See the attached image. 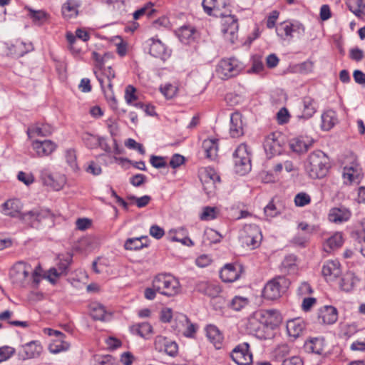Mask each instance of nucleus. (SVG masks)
<instances>
[{
  "label": "nucleus",
  "mask_w": 365,
  "mask_h": 365,
  "mask_svg": "<svg viewBox=\"0 0 365 365\" xmlns=\"http://www.w3.org/2000/svg\"><path fill=\"white\" fill-rule=\"evenodd\" d=\"M216 3L215 4L212 16L225 18L222 31L225 38L232 43H234L237 39L238 31L237 19L231 14V10L228 8L226 0H217Z\"/></svg>",
  "instance_id": "f257e3e1"
},
{
  "label": "nucleus",
  "mask_w": 365,
  "mask_h": 365,
  "mask_svg": "<svg viewBox=\"0 0 365 365\" xmlns=\"http://www.w3.org/2000/svg\"><path fill=\"white\" fill-rule=\"evenodd\" d=\"M305 168L311 178H322L328 172L329 159L322 151H314L309 155Z\"/></svg>",
  "instance_id": "f03ea898"
},
{
  "label": "nucleus",
  "mask_w": 365,
  "mask_h": 365,
  "mask_svg": "<svg viewBox=\"0 0 365 365\" xmlns=\"http://www.w3.org/2000/svg\"><path fill=\"white\" fill-rule=\"evenodd\" d=\"M153 286L158 293L167 297H173L180 292V282L170 274L157 275L153 280Z\"/></svg>",
  "instance_id": "7ed1b4c3"
},
{
  "label": "nucleus",
  "mask_w": 365,
  "mask_h": 365,
  "mask_svg": "<svg viewBox=\"0 0 365 365\" xmlns=\"http://www.w3.org/2000/svg\"><path fill=\"white\" fill-rule=\"evenodd\" d=\"M290 282L284 276H278L269 280L264 286L262 296L268 300H276L286 292Z\"/></svg>",
  "instance_id": "20e7f679"
},
{
  "label": "nucleus",
  "mask_w": 365,
  "mask_h": 365,
  "mask_svg": "<svg viewBox=\"0 0 365 365\" xmlns=\"http://www.w3.org/2000/svg\"><path fill=\"white\" fill-rule=\"evenodd\" d=\"M235 172L244 175L251 170L250 153L246 144H240L233 153Z\"/></svg>",
  "instance_id": "39448f33"
},
{
  "label": "nucleus",
  "mask_w": 365,
  "mask_h": 365,
  "mask_svg": "<svg viewBox=\"0 0 365 365\" xmlns=\"http://www.w3.org/2000/svg\"><path fill=\"white\" fill-rule=\"evenodd\" d=\"M103 71L101 76H98L95 72L96 77L101 84L106 99L110 102L111 106L114 108L116 105V98L114 96L113 91L112 79L115 77V71L111 66L102 68Z\"/></svg>",
  "instance_id": "423d86ee"
},
{
  "label": "nucleus",
  "mask_w": 365,
  "mask_h": 365,
  "mask_svg": "<svg viewBox=\"0 0 365 365\" xmlns=\"http://www.w3.org/2000/svg\"><path fill=\"white\" fill-rule=\"evenodd\" d=\"M262 239L260 229L256 225H246L240 235L242 245L252 250L259 246Z\"/></svg>",
  "instance_id": "0eeeda50"
},
{
  "label": "nucleus",
  "mask_w": 365,
  "mask_h": 365,
  "mask_svg": "<svg viewBox=\"0 0 365 365\" xmlns=\"http://www.w3.org/2000/svg\"><path fill=\"white\" fill-rule=\"evenodd\" d=\"M241 67L235 58L222 59L216 67V75L225 80L239 74Z\"/></svg>",
  "instance_id": "6e6552de"
},
{
  "label": "nucleus",
  "mask_w": 365,
  "mask_h": 365,
  "mask_svg": "<svg viewBox=\"0 0 365 365\" xmlns=\"http://www.w3.org/2000/svg\"><path fill=\"white\" fill-rule=\"evenodd\" d=\"M32 271L31 266L24 262H16L10 271L12 282L19 286L29 284V275Z\"/></svg>",
  "instance_id": "1a4fd4ad"
},
{
  "label": "nucleus",
  "mask_w": 365,
  "mask_h": 365,
  "mask_svg": "<svg viewBox=\"0 0 365 365\" xmlns=\"http://www.w3.org/2000/svg\"><path fill=\"white\" fill-rule=\"evenodd\" d=\"M200 179L202 182L203 190L210 197L215 192L216 182H220V176L212 168H205L200 172Z\"/></svg>",
  "instance_id": "9d476101"
},
{
  "label": "nucleus",
  "mask_w": 365,
  "mask_h": 365,
  "mask_svg": "<svg viewBox=\"0 0 365 365\" xmlns=\"http://www.w3.org/2000/svg\"><path fill=\"white\" fill-rule=\"evenodd\" d=\"M48 210L39 208L33 209L19 215V219L31 227L38 228L43 219L49 217Z\"/></svg>",
  "instance_id": "9b49d317"
},
{
  "label": "nucleus",
  "mask_w": 365,
  "mask_h": 365,
  "mask_svg": "<svg viewBox=\"0 0 365 365\" xmlns=\"http://www.w3.org/2000/svg\"><path fill=\"white\" fill-rule=\"evenodd\" d=\"M232 359L238 365H250L252 362V354L250 344L244 342L236 346L230 354Z\"/></svg>",
  "instance_id": "f8f14e48"
},
{
  "label": "nucleus",
  "mask_w": 365,
  "mask_h": 365,
  "mask_svg": "<svg viewBox=\"0 0 365 365\" xmlns=\"http://www.w3.org/2000/svg\"><path fill=\"white\" fill-rule=\"evenodd\" d=\"M257 316L261 317L262 323L264 329L273 330L277 327L281 322V314L274 309L262 310L257 312Z\"/></svg>",
  "instance_id": "ddd939ff"
},
{
  "label": "nucleus",
  "mask_w": 365,
  "mask_h": 365,
  "mask_svg": "<svg viewBox=\"0 0 365 365\" xmlns=\"http://www.w3.org/2000/svg\"><path fill=\"white\" fill-rule=\"evenodd\" d=\"M279 133H272L265 138L263 146L269 158L281 153L282 146L279 140Z\"/></svg>",
  "instance_id": "4468645a"
},
{
  "label": "nucleus",
  "mask_w": 365,
  "mask_h": 365,
  "mask_svg": "<svg viewBox=\"0 0 365 365\" xmlns=\"http://www.w3.org/2000/svg\"><path fill=\"white\" fill-rule=\"evenodd\" d=\"M149 41L150 42L149 43V53L152 56L158 58L163 61L170 56L171 51L160 40L152 38L149 39Z\"/></svg>",
  "instance_id": "2eb2a0df"
},
{
  "label": "nucleus",
  "mask_w": 365,
  "mask_h": 365,
  "mask_svg": "<svg viewBox=\"0 0 365 365\" xmlns=\"http://www.w3.org/2000/svg\"><path fill=\"white\" fill-rule=\"evenodd\" d=\"M33 150L38 158L50 155L57 148V145L50 140H34L31 143Z\"/></svg>",
  "instance_id": "dca6fc26"
},
{
  "label": "nucleus",
  "mask_w": 365,
  "mask_h": 365,
  "mask_svg": "<svg viewBox=\"0 0 365 365\" xmlns=\"http://www.w3.org/2000/svg\"><path fill=\"white\" fill-rule=\"evenodd\" d=\"M42 351V346L36 341H30L22 346L19 356L23 360L38 357Z\"/></svg>",
  "instance_id": "f3484780"
},
{
  "label": "nucleus",
  "mask_w": 365,
  "mask_h": 365,
  "mask_svg": "<svg viewBox=\"0 0 365 365\" xmlns=\"http://www.w3.org/2000/svg\"><path fill=\"white\" fill-rule=\"evenodd\" d=\"M195 289L205 295L210 297H216L221 292L220 287L216 282L202 281L198 282L195 286Z\"/></svg>",
  "instance_id": "a211bd4d"
},
{
  "label": "nucleus",
  "mask_w": 365,
  "mask_h": 365,
  "mask_svg": "<svg viewBox=\"0 0 365 365\" xmlns=\"http://www.w3.org/2000/svg\"><path fill=\"white\" fill-rule=\"evenodd\" d=\"M322 275L327 282L333 281L341 274L340 264L337 261H328L322 269Z\"/></svg>",
  "instance_id": "6ab92c4d"
},
{
  "label": "nucleus",
  "mask_w": 365,
  "mask_h": 365,
  "mask_svg": "<svg viewBox=\"0 0 365 365\" xmlns=\"http://www.w3.org/2000/svg\"><path fill=\"white\" fill-rule=\"evenodd\" d=\"M318 318L323 324H332L338 319L337 309L332 306H324L319 310Z\"/></svg>",
  "instance_id": "aec40b11"
},
{
  "label": "nucleus",
  "mask_w": 365,
  "mask_h": 365,
  "mask_svg": "<svg viewBox=\"0 0 365 365\" xmlns=\"http://www.w3.org/2000/svg\"><path fill=\"white\" fill-rule=\"evenodd\" d=\"M326 344L323 337H315L307 340L304 345L305 351L321 355L324 352Z\"/></svg>",
  "instance_id": "412c9836"
},
{
  "label": "nucleus",
  "mask_w": 365,
  "mask_h": 365,
  "mask_svg": "<svg viewBox=\"0 0 365 365\" xmlns=\"http://www.w3.org/2000/svg\"><path fill=\"white\" fill-rule=\"evenodd\" d=\"M1 212L11 217H19L22 205L21 202L16 199L9 200L1 205Z\"/></svg>",
  "instance_id": "4be33fe9"
},
{
  "label": "nucleus",
  "mask_w": 365,
  "mask_h": 365,
  "mask_svg": "<svg viewBox=\"0 0 365 365\" xmlns=\"http://www.w3.org/2000/svg\"><path fill=\"white\" fill-rule=\"evenodd\" d=\"M53 128L48 124L35 123L29 126L26 133L29 138L35 136L47 137L53 133Z\"/></svg>",
  "instance_id": "5701e85b"
},
{
  "label": "nucleus",
  "mask_w": 365,
  "mask_h": 365,
  "mask_svg": "<svg viewBox=\"0 0 365 365\" xmlns=\"http://www.w3.org/2000/svg\"><path fill=\"white\" fill-rule=\"evenodd\" d=\"M247 329L250 331L254 332L255 334L260 339H267L269 334L263 333L264 329L263 323H262L261 317L257 316V312L254 313L253 316L249 318L247 323Z\"/></svg>",
  "instance_id": "b1692460"
},
{
  "label": "nucleus",
  "mask_w": 365,
  "mask_h": 365,
  "mask_svg": "<svg viewBox=\"0 0 365 365\" xmlns=\"http://www.w3.org/2000/svg\"><path fill=\"white\" fill-rule=\"evenodd\" d=\"M240 276V268L232 264H227L220 270V277L225 282H233Z\"/></svg>",
  "instance_id": "393cba45"
},
{
  "label": "nucleus",
  "mask_w": 365,
  "mask_h": 365,
  "mask_svg": "<svg viewBox=\"0 0 365 365\" xmlns=\"http://www.w3.org/2000/svg\"><path fill=\"white\" fill-rule=\"evenodd\" d=\"M230 133L232 138H238L244 134L242 115L239 113H232L231 115Z\"/></svg>",
  "instance_id": "a878e982"
},
{
  "label": "nucleus",
  "mask_w": 365,
  "mask_h": 365,
  "mask_svg": "<svg viewBox=\"0 0 365 365\" xmlns=\"http://www.w3.org/2000/svg\"><path fill=\"white\" fill-rule=\"evenodd\" d=\"M305 323L301 319H294L288 321L287 324V330L288 334L297 339L299 337L304 331Z\"/></svg>",
  "instance_id": "bb28decb"
},
{
  "label": "nucleus",
  "mask_w": 365,
  "mask_h": 365,
  "mask_svg": "<svg viewBox=\"0 0 365 365\" xmlns=\"http://www.w3.org/2000/svg\"><path fill=\"white\" fill-rule=\"evenodd\" d=\"M350 217V211L344 207L332 208L329 214V220L334 222L347 221Z\"/></svg>",
  "instance_id": "cd10ccee"
},
{
  "label": "nucleus",
  "mask_w": 365,
  "mask_h": 365,
  "mask_svg": "<svg viewBox=\"0 0 365 365\" xmlns=\"http://www.w3.org/2000/svg\"><path fill=\"white\" fill-rule=\"evenodd\" d=\"M205 331L209 340L219 349L222 344L223 336L218 328L215 325L209 324L206 327Z\"/></svg>",
  "instance_id": "c85d7f7f"
},
{
  "label": "nucleus",
  "mask_w": 365,
  "mask_h": 365,
  "mask_svg": "<svg viewBox=\"0 0 365 365\" xmlns=\"http://www.w3.org/2000/svg\"><path fill=\"white\" fill-rule=\"evenodd\" d=\"M178 320L184 328V336L193 338L197 329V324L192 323L188 317L185 314H180L178 317Z\"/></svg>",
  "instance_id": "c756f323"
},
{
  "label": "nucleus",
  "mask_w": 365,
  "mask_h": 365,
  "mask_svg": "<svg viewBox=\"0 0 365 365\" xmlns=\"http://www.w3.org/2000/svg\"><path fill=\"white\" fill-rule=\"evenodd\" d=\"M80 3L77 0H67L62 6L63 16L66 19L76 17L78 14V9Z\"/></svg>",
  "instance_id": "7c9ffc66"
},
{
  "label": "nucleus",
  "mask_w": 365,
  "mask_h": 365,
  "mask_svg": "<svg viewBox=\"0 0 365 365\" xmlns=\"http://www.w3.org/2000/svg\"><path fill=\"white\" fill-rule=\"evenodd\" d=\"M202 149L207 158L215 159L217 155L218 140L217 139H206L202 142Z\"/></svg>",
  "instance_id": "2f4dec72"
},
{
  "label": "nucleus",
  "mask_w": 365,
  "mask_h": 365,
  "mask_svg": "<svg viewBox=\"0 0 365 365\" xmlns=\"http://www.w3.org/2000/svg\"><path fill=\"white\" fill-rule=\"evenodd\" d=\"M337 122L336 113L333 110H328L322 115V128L324 130H329Z\"/></svg>",
  "instance_id": "473e14b6"
},
{
  "label": "nucleus",
  "mask_w": 365,
  "mask_h": 365,
  "mask_svg": "<svg viewBox=\"0 0 365 365\" xmlns=\"http://www.w3.org/2000/svg\"><path fill=\"white\" fill-rule=\"evenodd\" d=\"M143 240L148 241L147 236H141L139 237L128 238L125 240L124 248L127 250H138L148 246Z\"/></svg>",
  "instance_id": "72a5a7b5"
},
{
  "label": "nucleus",
  "mask_w": 365,
  "mask_h": 365,
  "mask_svg": "<svg viewBox=\"0 0 365 365\" xmlns=\"http://www.w3.org/2000/svg\"><path fill=\"white\" fill-rule=\"evenodd\" d=\"M130 330L133 334H137L143 338H146L153 333V327L148 322L133 324L130 327Z\"/></svg>",
  "instance_id": "f704fd0d"
},
{
  "label": "nucleus",
  "mask_w": 365,
  "mask_h": 365,
  "mask_svg": "<svg viewBox=\"0 0 365 365\" xmlns=\"http://www.w3.org/2000/svg\"><path fill=\"white\" fill-rule=\"evenodd\" d=\"M343 244L342 235L340 233H336L330 237L324 244V249L326 252H330L331 250L340 247Z\"/></svg>",
  "instance_id": "c9c22d12"
},
{
  "label": "nucleus",
  "mask_w": 365,
  "mask_h": 365,
  "mask_svg": "<svg viewBox=\"0 0 365 365\" xmlns=\"http://www.w3.org/2000/svg\"><path fill=\"white\" fill-rule=\"evenodd\" d=\"M343 175L344 178L349 180L350 183L356 182L359 184L362 179V176L360 174L358 168L354 166L344 167Z\"/></svg>",
  "instance_id": "e433bc0d"
},
{
  "label": "nucleus",
  "mask_w": 365,
  "mask_h": 365,
  "mask_svg": "<svg viewBox=\"0 0 365 365\" xmlns=\"http://www.w3.org/2000/svg\"><path fill=\"white\" fill-rule=\"evenodd\" d=\"M316 112L315 103L310 97H304L303 98V113L300 118H309Z\"/></svg>",
  "instance_id": "4c0bfd02"
},
{
  "label": "nucleus",
  "mask_w": 365,
  "mask_h": 365,
  "mask_svg": "<svg viewBox=\"0 0 365 365\" xmlns=\"http://www.w3.org/2000/svg\"><path fill=\"white\" fill-rule=\"evenodd\" d=\"M91 316L95 320L106 319V311L104 306L99 303H92L90 306Z\"/></svg>",
  "instance_id": "58836bf2"
},
{
  "label": "nucleus",
  "mask_w": 365,
  "mask_h": 365,
  "mask_svg": "<svg viewBox=\"0 0 365 365\" xmlns=\"http://www.w3.org/2000/svg\"><path fill=\"white\" fill-rule=\"evenodd\" d=\"M290 148L295 153H302L307 152L312 145L309 142L305 141L302 138H295L290 142Z\"/></svg>",
  "instance_id": "ea45409f"
},
{
  "label": "nucleus",
  "mask_w": 365,
  "mask_h": 365,
  "mask_svg": "<svg viewBox=\"0 0 365 365\" xmlns=\"http://www.w3.org/2000/svg\"><path fill=\"white\" fill-rule=\"evenodd\" d=\"M283 31V33L279 34L277 31L278 35H280L281 36L284 37H292V33L298 31V33H300V30H302V32L304 31V26L300 24H286L284 26H282L280 29H279L278 31Z\"/></svg>",
  "instance_id": "a19ab883"
},
{
  "label": "nucleus",
  "mask_w": 365,
  "mask_h": 365,
  "mask_svg": "<svg viewBox=\"0 0 365 365\" xmlns=\"http://www.w3.org/2000/svg\"><path fill=\"white\" fill-rule=\"evenodd\" d=\"M81 139L86 146L90 149L96 148L101 144V138L90 133H83L81 135Z\"/></svg>",
  "instance_id": "79ce46f5"
},
{
  "label": "nucleus",
  "mask_w": 365,
  "mask_h": 365,
  "mask_svg": "<svg viewBox=\"0 0 365 365\" xmlns=\"http://www.w3.org/2000/svg\"><path fill=\"white\" fill-rule=\"evenodd\" d=\"M29 11V16L32 19L33 21L37 25H41L47 21L49 15L42 10H34L32 9H28Z\"/></svg>",
  "instance_id": "37998d69"
},
{
  "label": "nucleus",
  "mask_w": 365,
  "mask_h": 365,
  "mask_svg": "<svg viewBox=\"0 0 365 365\" xmlns=\"http://www.w3.org/2000/svg\"><path fill=\"white\" fill-rule=\"evenodd\" d=\"M194 29L188 26H182L178 33L180 41L185 44H188L193 40Z\"/></svg>",
  "instance_id": "c03bdc74"
},
{
  "label": "nucleus",
  "mask_w": 365,
  "mask_h": 365,
  "mask_svg": "<svg viewBox=\"0 0 365 365\" xmlns=\"http://www.w3.org/2000/svg\"><path fill=\"white\" fill-rule=\"evenodd\" d=\"M70 347V344L63 339H56L51 343L48 349L52 354H58L61 351H67Z\"/></svg>",
  "instance_id": "a18cd8bd"
},
{
  "label": "nucleus",
  "mask_w": 365,
  "mask_h": 365,
  "mask_svg": "<svg viewBox=\"0 0 365 365\" xmlns=\"http://www.w3.org/2000/svg\"><path fill=\"white\" fill-rule=\"evenodd\" d=\"M249 303V300L246 297L235 296L230 303V307L235 311H240Z\"/></svg>",
  "instance_id": "49530a36"
},
{
  "label": "nucleus",
  "mask_w": 365,
  "mask_h": 365,
  "mask_svg": "<svg viewBox=\"0 0 365 365\" xmlns=\"http://www.w3.org/2000/svg\"><path fill=\"white\" fill-rule=\"evenodd\" d=\"M152 6V3H148L143 7L138 9L133 13V19L137 20L143 15H147L148 17L152 16L153 14L155 12V10L153 9Z\"/></svg>",
  "instance_id": "de8ad7c7"
},
{
  "label": "nucleus",
  "mask_w": 365,
  "mask_h": 365,
  "mask_svg": "<svg viewBox=\"0 0 365 365\" xmlns=\"http://www.w3.org/2000/svg\"><path fill=\"white\" fill-rule=\"evenodd\" d=\"M354 286V278L351 274H347L341 279L340 287L346 292H349Z\"/></svg>",
  "instance_id": "09e8293b"
},
{
  "label": "nucleus",
  "mask_w": 365,
  "mask_h": 365,
  "mask_svg": "<svg viewBox=\"0 0 365 365\" xmlns=\"http://www.w3.org/2000/svg\"><path fill=\"white\" fill-rule=\"evenodd\" d=\"M310 202L311 197L306 192H299L294 197V203L297 207H304Z\"/></svg>",
  "instance_id": "8fccbe9b"
},
{
  "label": "nucleus",
  "mask_w": 365,
  "mask_h": 365,
  "mask_svg": "<svg viewBox=\"0 0 365 365\" xmlns=\"http://www.w3.org/2000/svg\"><path fill=\"white\" fill-rule=\"evenodd\" d=\"M66 182V178L63 175H55L48 186L51 187L56 190H61Z\"/></svg>",
  "instance_id": "3c124183"
},
{
  "label": "nucleus",
  "mask_w": 365,
  "mask_h": 365,
  "mask_svg": "<svg viewBox=\"0 0 365 365\" xmlns=\"http://www.w3.org/2000/svg\"><path fill=\"white\" fill-rule=\"evenodd\" d=\"M128 199L130 200H135L136 205L139 207H144L148 205L150 202L151 197L149 195H144L140 197H137L134 195L128 196Z\"/></svg>",
  "instance_id": "603ef678"
},
{
  "label": "nucleus",
  "mask_w": 365,
  "mask_h": 365,
  "mask_svg": "<svg viewBox=\"0 0 365 365\" xmlns=\"http://www.w3.org/2000/svg\"><path fill=\"white\" fill-rule=\"evenodd\" d=\"M136 89L134 86L128 85L125 91V99L128 104H131L133 101L137 100L135 95Z\"/></svg>",
  "instance_id": "864d4df0"
},
{
  "label": "nucleus",
  "mask_w": 365,
  "mask_h": 365,
  "mask_svg": "<svg viewBox=\"0 0 365 365\" xmlns=\"http://www.w3.org/2000/svg\"><path fill=\"white\" fill-rule=\"evenodd\" d=\"M314 63L312 61H306L297 66V70L300 73H309L313 71Z\"/></svg>",
  "instance_id": "5fc2aeb1"
},
{
  "label": "nucleus",
  "mask_w": 365,
  "mask_h": 365,
  "mask_svg": "<svg viewBox=\"0 0 365 365\" xmlns=\"http://www.w3.org/2000/svg\"><path fill=\"white\" fill-rule=\"evenodd\" d=\"M357 331L355 324H345L341 327V333L344 337L349 338Z\"/></svg>",
  "instance_id": "6e6d98bb"
},
{
  "label": "nucleus",
  "mask_w": 365,
  "mask_h": 365,
  "mask_svg": "<svg viewBox=\"0 0 365 365\" xmlns=\"http://www.w3.org/2000/svg\"><path fill=\"white\" fill-rule=\"evenodd\" d=\"M169 341L170 339L166 337L157 336L154 341L155 349L158 351H163Z\"/></svg>",
  "instance_id": "4d7b16f0"
},
{
  "label": "nucleus",
  "mask_w": 365,
  "mask_h": 365,
  "mask_svg": "<svg viewBox=\"0 0 365 365\" xmlns=\"http://www.w3.org/2000/svg\"><path fill=\"white\" fill-rule=\"evenodd\" d=\"M125 146L130 149L137 150L141 155L145 153V150L142 144L137 143L135 140L129 138L125 143Z\"/></svg>",
  "instance_id": "13d9d810"
},
{
  "label": "nucleus",
  "mask_w": 365,
  "mask_h": 365,
  "mask_svg": "<svg viewBox=\"0 0 365 365\" xmlns=\"http://www.w3.org/2000/svg\"><path fill=\"white\" fill-rule=\"evenodd\" d=\"M15 350L12 347L3 346L0 348V363L9 359L14 354Z\"/></svg>",
  "instance_id": "bf43d9fd"
},
{
  "label": "nucleus",
  "mask_w": 365,
  "mask_h": 365,
  "mask_svg": "<svg viewBox=\"0 0 365 365\" xmlns=\"http://www.w3.org/2000/svg\"><path fill=\"white\" fill-rule=\"evenodd\" d=\"M150 163L155 168H162L167 165L165 158L161 156L151 155Z\"/></svg>",
  "instance_id": "052dcab7"
},
{
  "label": "nucleus",
  "mask_w": 365,
  "mask_h": 365,
  "mask_svg": "<svg viewBox=\"0 0 365 365\" xmlns=\"http://www.w3.org/2000/svg\"><path fill=\"white\" fill-rule=\"evenodd\" d=\"M178 346L177 343L170 339L163 351L169 356H174L178 354Z\"/></svg>",
  "instance_id": "680f3d73"
},
{
  "label": "nucleus",
  "mask_w": 365,
  "mask_h": 365,
  "mask_svg": "<svg viewBox=\"0 0 365 365\" xmlns=\"http://www.w3.org/2000/svg\"><path fill=\"white\" fill-rule=\"evenodd\" d=\"M215 218V210L214 207H205L200 215L202 220H210Z\"/></svg>",
  "instance_id": "e2e57ef3"
},
{
  "label": "nucleus",
  "mask_w": 365,
  "mask_h": 365,
  "mask_svg": "<svg viewBox=\"0 0 365 365\" xmlns=\"http://www.w3.org/2000/svg\"><path fill=\"white\" fill-rule=\"evenodd\" d=\"M66 159L71 168L75 169L77 167L76 155L74 150L69 149L66 153Z\"/></svg>",
  "instance_id": "0e129e2a"
},
{
  "label": "nucleus",
  "mask_w": 365,
  "mask_h": 365,
  "mask_svg": "<svg viewBox=\"0 0 365 365\" xmlns=\"http://www.w3.org/2000/svg\"><path fill=\"white\" fill-rule=\"evenodd\" d=\"M160 91L167 98H172L175 96L177 88L171 84H168L164 87H160Z\"/></svg>",
  "instance_id": "69168bd1"
},
{
  "label": "nucleus",
  "mask_w": 365,
  "mask_h": 365,
  "mask_svg": "<svg viewBox=\"0 0 365 365\" xmlns=\"http://www.w3.org/2000/svg\"><path fill=\"white\" fill-rule=\"evenodd\" d=\"M149 233L153 237L157 240L161 239L165 235L164 230L156 225L150 227Z\"/></svg>",
  "instance_id": "338daca9"
},
{
  "label": "nucleus",
  "mask_w": 365,
  "mask_h": 365,
  "mask_svg": "<svg viewBox=\"0 0 365 365\" xmlns=\"http://www.w3.org/2000/svg\"><path fill=\"white\" fill-rule=\"evenodd\" d=\"M98 365H118L117 362L110 355L100 356L98 360Z\"/></svg>",
  "instance_id": "774afa93"
}]
</instances>
